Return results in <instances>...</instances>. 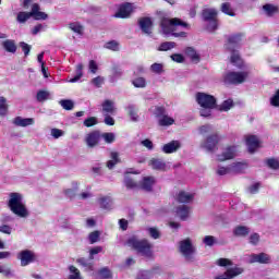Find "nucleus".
Masks as SVG:
<instances>
[{"mask_svg":"<svg viewBox=\"0 0 279 279\" xmlns=\"http://www.w3.org/2000/svg\"><path fill=\"white\" fill-rule=\"evenodd\" d=\"M160 27H161L162 34H165L166 36H169V34H172V36H177V37L180 36L181 38H185L186 33L180 29H189V24L178 17H174V19L163 17L161 20Z\"/></svg>","mask_w":279,"mask_h":279,"instance_id":"f257e3e1","label":"nucleus"},{"mask_svg":"<svg viewBox=\"0 0 279 279\" xmlns=\"http://www.w3.org/2000/svg\"><path fill=\"white\" fill-rule=\"evenodd\" d=\"M197 104L201 105V117L208 118L210 117L213 109L217 106V99L214 98V96L198 93L196 95Z\"/></svg>","mask_w":279,"mask_h":279,"instance_id":"f03ea898","label":"nucleus"},{"mask_svg":"<svg viewBox=\"0 0 279 279\" xmlns=\"http://www.w3.org/2000/svg\"><path fill=\"white\" fill-rule=\"evenodd\" d=\"M9 208L14 215H17V217H27L29 215L27 207L23 202V195L20 193L10 194Z\"/></svg>","mask_w":279,"mask_h":279,"instance_id":"7ed1b4c3","label":"nucleus"},{"mask_svg":"<svg viewBox=\"0 0 279 279\" xmlns=\"http://www.w3.org/2000/svg\"><path fill=\"white\" fill-rule=\"evenodd\" d=\"M128 246L133 247V250H136L138 254H142V256H151V244L147 240H138L136 236L130 238L128 240Z\"/></svg>","mask_w":279,"mask_h":279,"instance_id":"20e7f679","label":"nucleus"},{"mask_svg":"<svg viewBox=\"0 0 279 279\" xmlns=\"http://www.w3.org/2000/svg\"><path fill=\"white\" fill-rule=\"evenodd\" d=\"M241 38H243V35L241 34L232 35L229 38L228 49L232 51L231 64H234V66H241L243 64L241 56H239L238 52L232 49L233 45H239V43H241Z\"/></svg>","mask_w":279,"mask_h":279,"instance_id":"39448f33","label":"nucleus"},{"mask_svg":"<svg viewBox=\"0 0 279 279\" xmlns=\"http://www.w3.org/2000/svg\"><path fill=\"white\" fill-rule=\"evenodd\" d=\"M247 80V72H228L223 76L225 84H243Z\"/></svg>","mask_w":279,"mask_h":279,"instance_id":"423d86ee","label":"nucleus"},{"mask_svg":"<svg viewBox=\"0 0 279 279\" xmlns=\"http://www.w3.org/2000/svg\"><path fill=\"white\" fill-rule=\"evenodd\" d=\"M204 21H208L207 29L208 32H215L217 29V10L205 9L203 11Z\"/></svg>","mask_w":279,"mask_h":279,"instance_id":"0eeeda50","label":"nucleus"},{"mask_svg":"<svg viewBox=\"0 0 279 279\" xmlns=\"http://www.w3.org/2000/svg\"><path fill=\"white\" fill-rule=\"evenodd\" d=\"M17 258L21 259L22 267H27V265L36 260V254L29 250H25L19 253Z\"/></svg>","mask_w":279,"mask_h":279,"instance_id":"6e6552de","label":"nucleus"},{"mask_svg":"<svg viewBox=\"0 0 279 279\" xmlns=\"http://www.w3.org/2000/svg\"><path fill=\"white\" fill-rule=\"evenodd\" d=\"M132 12H134V7L132 3L128 2L120 5L119 11L114 14V16L116 19H128Z\"/></svg>","mask_w":279,"mask_h":279,"instance_id":"1a4fd4ad","label":"nucleus"},{"mask_svg":"<svg viewBox=\"0 0 279 279\" xmlns=\"http://www.w3.org/2000/svg\"><path fill=\"white\" fill-rule=\"evenodd\" d=\"M245 140L250 154H254L260 147V141L256 135H246Z\"/></svg>","mask_w":279,"mask_h":279,"instance_id":"9d476101","label":"nucleus"},{"mask_svg":"<svg viewBox=\"0 0 279 279\" xmlns=\"http://www.w3.org/2000/svg\"><path fill=\"white\" fill-rule=\"evenodd\" d=\"M219 143V135L214 134L205 141L203 144L204 149H207V151H215L217 148V144Z\"/></svg>","mask_w":279,"mask_h":279,"instance_id":"9b49d317","label":"nucleus"},{"mask_svg":"<svg viewBox=\"0 0 279 279\" xmlns=\"http://www.w3.org/2000/svg\"><path fill=\"white\" fill-rule=\"evenodd\" d=\"M247 260L250 263L267 264L271 262V257H269V255H267L266 253H259L250 255Z\"/></svg>","mask_w":279,"mask_h":279,"instance_id":"f8f14e48","label":"nucleus"},{"mask_svg":"<svg viewBox=\"0 0 279 279\" xmlns=\"http://www.w3.org/2000/svg\"><path fill=\"white\" fill-rule=\"evenodd\" d=\"M180 252L186 258H189V256H191V254H193L194 248H193V244L191 243V240L187 239V240L181 241V243H180Z\"/></svg>","mask_w":279,"mask_h":279,"instance_id":"ddd939ff","label":"nucleus"},{"mask_svg":"<svg viewBox=\"0 0 279 279\" xmlns=\"http://www.w3.org/2000/svg\"><path fill=\"white\" fill-rule=\"evenodd\" d=\"M236 156V147L231 146L225 149V151L221 155H218V160L220 162H223V160H232Z\"/></svg>","mask_w":279,"mask_h":279,"instance_id":"4468645a","label":"nucleus"},{"mask_svg":"<svg viewBox=\"0 0 279 279\" xmlns=\"http://www.w3.org/2000/svg\"><path fill=\"white\" fill-rule=\"evenodd\" d=\"M31 16H34L36 21H47V14L45 12H40V5L37 3L33 4L32 12H28Z\"/></svg>","mask_w":279,"mask_h":279,"instance_id":"2eb2a0df","label":"nucleus"},{"mask_svg":"<svg viewBox=\"0 0 279 279\" xmlns=\"http://www.w3.org/2000/svg\"><path fill=\"white\" fill-rule=\"evenodd\" d=\"M194 195L189 192L181 191L177 194L175 199L180 204H191L193 202Z\"/></svg>","mask_w":279,"mask_h":279,"instance_id":"dca6fc26","label":"nucleus"},{"mask_svg":"<svg viewBox=\"0 0 279 279\" xmlns=\"http://www.w3.org/2000/svg\"><path fill=\"white\" fill-rule=\"evenodd\" d=\"M154 184H156V179H154V177H145L141 184H138V189L149 192L154 189Z\"/></svg>","mask_w":279,"mask_h":279,"instance_id":"f3484780","label":"nucleus"},{"mask_svg":"<svg viewBox=\"0 0 279 279\" xmlns=\"http://www.w3.org/2000/svg\"><path fill=\"white\" fill-rule=\"evenodd\" d=\"M148 165L156 171H167V163L162 159L153 158L149 160Z\"/></svg>","mask_w":279,"mask_h":279,"instance_id":"a211bd4d","label":"nucleus"},{"mask_svg":"<svg viewBox=\"0 0 279 279\" xmlns=\"http://www.w3.org/2000/svg\"><path fill=\"white\" fill-rule=\"evenodd\" d=\"M241 274H243V269H241V268H231V269H228L225 272V275L216 277V279H232L236 276H241Z\"/></svg>","mask_w":279,"mask_h":279,"instance_id":"6ab92c4d","label":"nucleus"},{"mask_svg":"<svg viewBox=\"0 0 279 279\" xmlns=\"http://www.w3.org/2000/svg\"><path fill=\"white\" fill-rule=\"evenodd\" d=\"M14 125H17V128H27V125H34V118H22L16 117L13 120Z\"/></svg>","mask_w":279,"mask_h":279,"instance_id":"aec40b11","label":"nucleus"},{"mask_svg":"<svg viewBox=\"0 0 279 279\" xmlns=\"http://www.w3.org/2000/svg\"><path fill=\"white\" fill-rule=\"evenodd\" d=\"M180 149V143L178 141H172L168 144H165L162 147L163 154H173Z\"/></svg>","mask_w":279,"mask_h":279,"instance_id":"412c9836","label":"nucleus"},{"mask_svg":"<svg viewBox=\"0 0 279 279\" xmlns=\"http://www.w3.org/2000/svg\"><path fill=\"white\" fill-rule=\"evenodd\" d=\"M140 27L144 34H151V19L149 17H143L140 20Z\"/></svg>","mask_w":279,"mask_h":279,"instance_id":"4be33fe9","label":"nucleus"},{"mask_svg":"<svg viewBox=\"0 0 279 279\" xmlns=\"http://www.w3.org/2000/svg\"><path fill=\"white\" fill-rule=\"evenodd\" d=\"M175 213L182 221H186V218L189 217V215H191V207H189L186 205H181V206L177 207Z\"/></svg>","mask_w":279,"mask_h":279,"instance_id":"5701e85b","label":"nucleus"},{"mask_svg":"<svg viewBox=\"0 0 279 279\" xmlns=\"http://www.w3.org/2000/svg\"><path fill=\"white\" fill-rule=\"evenodd\" d=\"M117 112V108L114 107V101L105 100L102 102V114H114Z\"/></svg>","mask_w":279,"mask_h":279,"instance_id":"b1692460","label":"nucleus"},{"mask_svg":"<svg viewBox=\"0 0 279 279\" xmlns=\"http://www.w3.org/2000/svg\"><path fill=\"white\" fill-rule=\"evenodd\" d=\"M99 132L95 131L87 135L86 143L88 147H95L99 143Z\"/></svg>","mask_w":279,"mask_h":279,"instance_id":"393cba45","label":"nucleus"},{"mask_svg":"<svg viewBox=\"0 0 279 279\" xmlns=\"http://www.w3.org/2000/svg\"><path fill=\"white\" fill-rule=\"evenodd\" d=\"M263 10H264L266 16H274V15L278 14V12H279L278 5L269 4V3L264 4Z\"/></svg>","mask_w":279,"mask_h":279,"instance_id":"a878e982","label":"nucleus"},{"mask_svg":"<svg viewBox=\"0 0 279 279\" xmlns=\"http://www.w3.org/2000/svg\"><path fill=\"white\" fill-rule=\"evenodd\" d=\"M229 169H231V175H236V173H243V171L247 169V166L245 163L236 162L229 166Z\"/></svg>","mask_w":279,"mask_h":279,"instance_id":"bb28decb","label":"nucleus"},{"mask_svg":"<svg viewBox=\"0 0 279 279\" xmlns=\"http://www.w3.org/2000/svg\"><path fill=\"white\" fill-rule=\"evenodd\" d=\"M2 47L9 53H16V43H14V40L12 39H7L2 41Z\"/></svg>","mask_w":279,"mask_h":279,"instance_id":"cd10ccee","label":"nucleus"},{"mask_svg":"<svg viewBox=\"0 0 279 279\" xmlns=\"http://www.w3.org/2000/svg\"><path fill=\"white\" fill-rule=\"evenodd\" d=\"M84 70V65L82 63L76 65V74L74 77L70 78V83L71 84H75V82H80V80H82V75H84V73L82 72Z\"/></svg>","mask_w":279,"mask_h":279,"instance_id":"c85d7f7f","label":"nucleus"},{"mask_svg":"<svg viewBox=\"0 0 279 279\" xmlns=\"http://www.w3.org/2000/svg\"><path fill=\"white\" fill-rule=\"evenodd\" d=\"M98 202L105 210L112 208V198L110 196L100 197Z\"/></svg>","mask_w":279,"mask_h":279,"instance_id":"c756f323","label":"nucleus"},{"mask_svg":"<svg viewBox=\"0 0 279 279\" xmlns=\"http://www.w3.org/2000/svg\"><path fill=\"white\" fill-rule=\"evenodd\" d=\"M69 278L68 279H82V272H80V269H77L75 266L69 267Z\"/></svg>","mask_w":279,"mask_h":279,"instance_id":"7c9ffc66","label":"nucleus"},{"mask_svg":"<svg viewBox=\"0 0 279 279\" xmlns=\"http://www.w3.org/2000/svg\"><path fill=\"white\" fill-rule=\"evenodd\" d=\"M119 162H120L119 153L112 151L111 153V160H109L107 162V167H108V169H113L114 165H117Z\"/></svg>","mask_w":279,"mask_h":279,"instance_id":"2f4dec72","label":"nucleus"},{"mask_svg":"<svg viewBox=\"0 0 279 279\" xmlns=\"http://www.w3.org/2000/svg\"><path fill=\"white\" fill-rule=\"evenodd\" d=\"M69 27L72 32H74L75 34H84V26H82L80 23L77 22H73L69 24Z\"/></svg>","mask_w":279,"mask_h":279,"instance_id":"473e14b6","label":"nucleus"},{"mask_svg":"<svg viewBox=\"0 0 279 279\" xmlns=\"http://www.w3.org/2000/svg\"><path fill=\"white\" fill-rule=\"evenodd\" d=\"M8 114V100L5 97H0V117Z\"/></svg>","mask_w":279,"mask_h":279,"instance_id":"72a5a7b5","label":"nucleus"},{"mask_svg":"<svg viewBox=\"0 0 279 279\" xmlns=\"http://www.w3.org/2000/svg\"><path fill=\"white\" fill-rule=\"evenodd\" d=\"M81 267H84L85 271H93V263L86 260V258H78L76 260Z\"/></svg>","mask_w":279,"mask_h":279,"instance_id":"f704fd0d","label":"nucleus"},{"mask_svg":"<svg viewBox=\"0 0 279 279\" xmlns=\"http://www.w3.org/2000/svg\"><path fill=\"white\" fill-rule=\"evenodd\" d=\"M173 123H175V120L169 116H163L159 119V125L161 126L173 125Z\"/></svg>","mask_w":279,"mask_h":279,"instance_id":"c9c22d12","label":"nucleus"},{"mask_svg":"<svg viewBox=\"0 0 279 279\" xmlns=\"http://www.w3.org/2000/svg\"><path fill=\"white\" fill-rule=\"evenodd\" d=\"M221 12H223V14H228V16H234V10H232V7L228 2L222 3Z\"/></svg>","mask_w":279,"mask_h":279,"instance_id":"e433bc0d","label":"nucleus"},{"mask_svg":"<svg viewBox=\"0 0 279 279\" xmlns=\"http://www.w3.org/2000/svg\"><path fill=\"white\" fill-rule=\"evenodd\" d=\"M171 49H175V43L173 41H166L159 46V51H169Z\"/></svg>","mask_w":279,"mask_h":279,"instance_id":"4c0bfd02","label":"nucleus"},{"mask_svg":"<svg viewBox=\"0 0 279 279\" xmlns=\"http://www.w3.org/2000/svg\"><path fill=\"white\" fill-rule=\"evenodd\" d=\"M186 56H189V58H191V60H193L194 62H198L199 61V54L195 51V49L193 48H187L185 51Z\"/></svg>","mask_w":279,"mask_h":279,"instance_id":"58836bf2","label":"nucleus"},{"mask_svg":"<svg viewBox=\"0 0 279 279\" xmlns=\"http://www.w3.org/2000/svg\"><path fill=\"white\" fill-rule=\"evenodd\" d=\"M124 184L126 189H140L138 183H136L132 178L125 177Z\"/></svg>","mask_w":279,"mask_h":279,"instance_id":"ea45409f","label":"nucleus"},{"mask_svg":"<svg viewBox=\"0 0 279 279\" xmlns=\"http://www.w3.org/2000/svg\"><path fill=\"white\" fill-rule=\"evenodd\" d=\"M100 136L104 138L105 143L108 144L114 143L117 138V135H114V133H102Z\"/></svg>","mask_w":279,"mask_h":279,"instance_id":"a19ab883","label":"nucleus"},{"mask_svg":"<svg viewBox=\"0 0 279 279\" xmlns=\"http://www.w3.org/2000/svg\"><path fill=\"white\" fill-rule=\"evenodd\" d=\"M132 84L135 86V88H145V86H147V82L143 77L133 80Z\"/></svg>","mask_w":279,"mask_h":279,"instance_id":"79ce46f5","label":"nucleus"},{"mask_svg":"<svg viewBox=\"0 0 279 279\" xmlns=\"http://www.w3.org/2000/svg\"><path fill=\"white\" fill-rule=\"evenodd\" d=\"M29 19H32V14L29 12H20L17 14L19 23H25L26 21H29Z\"/></svg>","mask_w":279,"mask_h":279,"instance_id":"37998d69","label":"nucleus"},{"mask_svg":"<svg viewBox=\"0 0 279 279\" xmlns=\"http://www.w3.org/2000/svg\"><path fill=\"white\" fill-rule=\"evenodd\" d=\"M129 114H130L132 121H138V113L136 110V106H134V105L129 106Z\"/></svg>","mask_w":279,"mask_h":279,"instance_id":"c03bdc74","label":"nucleus"},{"mask_svg":"<svg viewBox=\"0 0 279 279\" xmlns=\"http://www.w3.org/2000/svg\"><path fill=\"white\" fill-rule=\"evenodd\" d=\"M234 234L236 236H245V234H250V229L247 227H238L234 230Z\"/></svg>","mask_w":279,"mask_h":279,"instance_id":"a18cd8bd","label":"nucleus"},{"mask_svg":"<svg viewBox=\"0 0 279 279\" xmlns=\"http://www.w3.org/2000/svg\"><path fill=\"white\" fill-rule=\"evenodd\" d=\"M154 278V270H143L137 275V279H150Z\"/></svg>","mask_w":279,"mask_h":279,"instance_id":"49530a36","label":"nucleus"},{"mask_svg":"<svg viewBox=\"0 0 279 279\" xmlns=\"http://www.w3.org/2000/svg\"><path fill=\"white\" fill-rule=\"evenodd\" d=\"M203 243L206 244L208 247H213L217 243V239L213 235H206L203 239Z\"/></svg>","mask_w":279,"mask_h":279,"instance_id":"de8ad7c7","label":"nucleus"},{"mask_svg":"<svg viewBox=\"0 0 279 279\" xmlns=\"http://www.w3.org/2000/svg\"><path fill=\"white\" fill-rule=\"evenodd\" d=\"M60 106H62L64 110H73L75 104H73L72 100H60Z\"/></svg>","mask_w":279,"mask_h":279,"instance_id":"09e8293b","label":"nucleus"},{"mask_svg":"<svg viewBox=\"0 0 279 279\" xmlns=\"http://www.w3.org/2000/svg\"><path fill=\"white\" fill-rule=\"evenodd\" d=\"M216 265H218L219 267H230L232 266V260H230L229 258H219L216 262Z\"/></svg>","mask_w":279,"mask_h":279,"instance_id":"8fccbe9b","label":"nucleus"},{"mask_svg":"<svg viewBox=\"0 0 279 279\" xmlns=\"http://www.w3.org/2000/svg\"><path fill=\"white\" fill-rule=\"evenodd\" d=\"M217 173H218V175H232L230 166L229 167H218Z\"/></svg>","mask_w":279,"mask_h":279,"instance_id":"3c124183","label":"nucleus"},{"mask_svg":"<svg viewBox=\"0 0 279 279\" xmlns=\"http://www.w3.org/2000/svg\"><path fill=\"white\" fill-rule=\"evenodd\" d=\"M105 47L106 49H110L111 51H119V43L117 41H108Z\"/></svg>","mask_w":279,"mask_h":279,"instance_id":"603ef678","label":"nucleus"},{"mask_svg":"<svg viewBox=\"0 0 279 279\" xmlns=\"http://www.w3.org/2000/svg\"><path fill=\"white\" fill-rule=\"evenodd\" d=\"M99 236H101V233L99 231H94L89 234V243H97L99 241Z\"/></svg>","mask_w":279,"mask_h":279,"instance_id":"864d4df0","label":"nucleus"},{"mask_svg":"<svg viewBox=\"0 0 279 279\" xmlns=\"http://www.w3.org/2000/svg\"><path fill=\"white\" fill-rule=\"evenodd\" d=\"M147 232L151 236V239H160V231H158V229H156V228H148Z\"/></svg>","mask_w":279,"mask_h":279,"instance_id":"5fc2aeb1","label":"nucleus"},{"mask_svg":"<svg viewBox=\"0 0 279 279\" xmlns=\"http://www.w3.org/2000/svg\"><path fill=\"white\" fill-rule=\"evenodd\" d=\"M85 128H93V125H97V118L90 117L84 121Z\"/></svg>","mask_w":279,"mask_h":279,"instance_id":"6e6d98bb","label":"nucleus"},{"mask_svg":"<svg viewBox=\"0 0 279 279\" xmlns=\"http://www.w3.org/2000/svg\"><path fill=\"white\" fill-rule=\"evenodd\" d=\"M230 108H232V100H226L222 102V105L220 106V110L223 112H228V110H230Z\"/></svg>","mask_w":279,"mask_h":279,"instance_id":"4d7b16f0","label":"nucleus"},{"mask_svg":"<svg viewBox=\"0 0 279 279\" xmlns=\"http://www.w3.org/2000/svg\"><path fill=\"white\" fill-rule=\"evenodd\" d=\"M100 252H104V247H101V246H95L94 248H92L89 251V258H90V260H93V258H95L94 257L95 254H100Z\"/></svg>","mask_w":279,"mask_h":279,"instance_id":"13d9d810","label":"nucleus"},{"mask_svg":"<svg viewBox=\"0 0 279 279\" xmlns=\"http://www.w3.org/2000/svg\"><path fill=\"white\" fill-rule=\"evenodd\" d=\"M20 47L24 51L25 56H29V51H32V46L27 45L25 41L20 43Z\"/></svg>","mask_w":279,"mask_h":279,"instance_id":"bf43d9fd","label":"nucleus"},{"mask_svg":"<svg viewBox=\"0 0 279 279\" xmlns=\"http://www.w3.org/2000/svg\"><path fill=\"white\" fill-rule=\"evenodd\" d=\"M75 189H77V183H73V189H68L64 191L66 197H75Z\"/></svg>","mask_w":279,"mask_h":279,"instance_id":"052dcab7","label":"nucleus"},{"mask_svg":"<svg viewBox=\"0 0 279 279\" xmlns=\"http://www.w3.org/2000/svg\"><path fill=\"white\" fill-rule=\"evenodd\" d=\"M162 69H163V65L161 63H154L150 66V70L153 71V73H162Z\"/></svg>","mask_w":279,"mask_h":279,"instance_id":"680f3d73","label":"nucleus"},{"mask_svg":"<svg viewBox=\"0 0 279 279\" xmlns=\"http://www.w3.org/2000/svg\"><path fill=\"white\" fill-rule=\"evenodd\" d=\"M49 98V93L45 92V90H40L37 93V100L38 101H45V99Z\"/></svg>","mask_w":279,"mask_h":279,"instance_id":"e2e57ef3","label":"nucleus"},{"mask_svg":"<svg viewBox=\"0 0 279 279\" xmlns=\"http://www.w3.org/2000/svg\"><path fill=\"white\" fill-rule=\"evenodd\" d=\"M92 84H94V86H96L97 88H100V86L104 84V77L97 76L93 78Z\"/></svg>","mask_w":279,"mask_h":279,"instance_id":"0e129e2a","label":"nucleus"},{"mask_svg":"<svg viewBox=\"0 0 279 279\" xmlns=\"http://www.w3.org/2000/svg\"><path fill=\"white\" fill-rule=\"evenodd\" d=\"M64 134V131L60 129H51V136L54 138H60Z\"/></svg>","mask_w":279,"mask_h":279,"instance_id":"69168bd1","label":"nucleus"},{"mask_svg":"<svg viewBox=\"0 0 279 279\" xmlns=\"http://www.w3.org/2000/svg\"><path fill=\"white\" fill-rule=\"evenodd\" d=\"M267 165L270 169H279V161L276 159H268Z\"/></svg>","mask_w":279,"mask_h":279,"instance_id":"338daca9","label":"nucleus"},{"mask_svg":"<svg viewBox=\"0 0 279 279\" xmlns=\"http://www.w3.org/2000/svg\"><path fill=\"white\" fill-rule=\"evenodd\" d=\"M271 106H279V90L270 100Z\"/></svg>","mask_w":279,"mask_h":279,"instance_id":"774afa93","label":"nucleus"}]
</instances>
